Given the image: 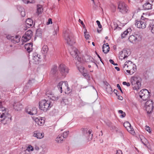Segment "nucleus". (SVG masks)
Here are the masks:
<instances>
[{"label": "nucleus", "instance_id": "obj_50", "mask_svg": "<svg viewBox=\"0 0 154 154\" xmlns=\"http://www.w3.org/2000/svg\"><path fill=\"white\" fill-rule=\"evenodd\" d=\"M17 8L20 12L21 11L23 10L24 8L20 6H19L17 7Z\"/></svg>", "mask_w": 154, "mask_h": 154}, {"label": "nucleus", "instance_id": "obj_16", "mask_svg": "<svg viewBox=\"0 0 154 154\" xmlns=\"http://www.w3.org/2000/svg\"><path fill=\"white\" fill-rule=\"evenodd\" d=\"M35 121L37 124L40 125H42L45 123V120L42 117L36 118L35 119Z\"/></svg>", "mask_w": 154, "mask_h": 154}, {"label": "nucleus", "instance_id": "obj_19", "mask_svg": "<svg viewBox=\"0 0 154 154\" xmlns=\"http://www.w3.org/2000/svg\"><path fill=\"white\" fill-rule=\"evenodd\" d=\"M81 63L82 61L80 62L79 63L78 61L75 63V64L79 70L80 72L82 73L84 72L85 68L82 66H80L79 65V64H80Z\"/></svg>", "mask_w": 154, "mask_h": 154}, {"label": "nucleus", "instance_id": "obj_7", "mask_svg": "<svg viewBox=\"0 0 154 154\" xmlns=\"http://www.w3.org/2000/svg\"><path fill=\"white\" fill-rule=\"evenodd\" d=\"M59 68L61 74L64 76H65L69 72L68 68L64 64H60Z\"/></svg>", "mask_w": 154, "mask_h": 154}, {"label": "nucleus", "instance_id": "obj_49", "mask_svg": "<svg viewBox=\"0 0 154 154\" xmlns=\"http://www.w3.org/2000/svg\"><path fill=\"white\" fill-rule=\"evenodd\" d=\"M96 23L98 25V27L100 28H101L102 27V25H101L100 22L99 20H97L96 21Z\"/></svg>", "mask_w": 154, "mask_h": 154}, {"label": "nucleus", "instance_id": "obj_44", "mask_svg": "<svg viewBox=\"0 0 154 154\" xmlns=\"http://www.w3.org/2000/svg\"><path fill=\"white\" fill-rule=\"evenodd\" d=\"M13 37L14 36H11V35H7L6 36L7 38L8 39L11 41V42L12 41V39H13Z\"/></svg>", "mask_w": 154, "mask_h": 154}, {"label": "nucleus", "instance_id": "obj_28", "mask_svg": "<svg viewBox=\"0 0 154 154\" xmlns=\"http://www.w3.org/2000/svg\"><path fill=\"white\" fill-rule=\"evenodd\" d=\"M50 96H48L51 99L53 100H57L58 99V96L54 95V94H52V92H50Z\"/></svg>", "mask_w": 154, "mask_h": 154}, {"label": "nucleus", "instance_id": "obj_2", "mask_svg": "<svg viewBox=\"0 0 154 154\" xmlns=\"http://www.w3.org/2000/svg\"><path fill=\"white\" fill-rule=\"evenodd\" d=\"M140 77H132L131 82L132 87L134 90H137L141 86V83L140 81Z\"/></svg>", "mask_w": 154, "mask_h": 154}, {"label": "nucleus", "instance_id": "obj_22", "mask_svg": "<svg viewBox=\"0 0 154 154\" xmlns=\"http://www.w3.org/2000/svg\"><path fill=\"white\" fill-rule=\"evenodd\" d=\"M149 2H146L143 5V7L145 10H148L152 9V6Z\"/></svg>", "mask_w": 154, "mask_h": 154}, {"label": "nucleus", "instance_id": "obj_4", "mask_svg": "<svg viewBox=\"0 0 154 154\" xmlns=\"http://www.w3.org/2000/svg\"><path fill=\"white\" fill-rule=\"evenodd\" d=\"M147 18H144L143 16L141 17V20L140 21H136L135 25L138 28L142 29L145 28L146 26V22L148 21Z\"/></svg>", "mask_w": 154, "mask_h": 154}, {"label": "nucleus", "instance_id": "obj_30", "mask_svg": "<svg viewBox=\"0 0 154 154\" xmlns=\"http://www.w3.org/2000/svg\"><path fill=\"white\" fill-rule=\"evenodd\" d=\"M148 91L147 89H143L141 90L139 93V94L140 97L142 99L143 98V96H144L145 94V93L144 92H146V91Z\"/></svg>", "mask_w": 154, "mask_h": 154}, {"label": "nucleus", "instance_id": "obj_26", "mask_svg": "<svg viewBox=\"0 0 154 154\" xmlns=\"http://www.w3.org/2000/svg\"><path fill=\"white\" fill-rule=\"evenodd\" d=\"M150 22L149 28L151 32L152 33H154V21H151Z\"/></svg>", "mask_w": 154, "mask_h": 154}, {"label": "nucleus", "instance_id": "obj_17", "mask_svg": "<svg viewBox=\"0 0 154 154\" xmlns=\"http://www.w3.org/2000/svg\"><path fill=\"white\" fill-rule=\"evenodd\" d=\"M103 51L104 54H107L109 51V47L108 44L107 43L106 44H104L102 47Z\"/></svg>", "mask_w": 154, "mask_h": 154}, {"label": "nucleus", "instance_id": "obj_10", "mask_svg": "<svg viewBox=\"0 0 154 154\" xmlns=\"http://www.w3.org/2000/svg\"><path fill=\"white\" fill-rule=\"evenodd\" d=\"M82 60L86 62H89L91 61L92 62H93L94 64L98 68V66L97 64L95 62V61L94 60L93 58L88 55H85L82 58Z\"/></svg>", "mask_w": 154, "mask_h": 154}, {"label": "nucleus", "instance_id": "obj_40", "mask_svg": "<svg viewBox=\"0 0 154 154\" xmlns=\"http://www.w3.org/2000/svg\"><path fill=\"white\" fill-rule=\"evenodd\" d=\"M6 116L7 117V119L6 120H5L6 121H8V122H10L11 121V116L8 114H6Z\"/></svg>", "mask_w": 154, "mask_h": 154}, {"label": "nucleus", "instance_id": "obj_32", "mask_svg": "<svg viewBox=\"0 0 154 154\" xmlns=\"http://www.w3.org/2000/svg\"><path fill=\"white\" fill-rule=\"evenodd\" d=\"M63 83H64V82H60L57 85V88H58L59 91L60 93H62V86L63 84Z\"/></svg>", "mask_w": 154, "mask_h": 154}, {"label": "nucleus", "instance_id": "obj_55", "mask_svg": "<svg viewBox=\"0 0 154 154\" xmlns=\"http://www.w3.org/2000/svg\"><path fill=\"white\" fill-rule=\"evenodd\" d=\"M146 130L148 131L149 132H150L151 131L150 129V128L149 126H146Z\"/></svg>", "mask_w": 154, "mask_h": 154}, {"label": "nucleus", "instance_id": "obj_29", "mask_svg": "<svg viewBox=\"0 0 154 154\" xmlns=\"http://www.w3.org/2000/svg\"><path fill=\"white\" fill-rule=\"evenodd\" d=\"M26 23L27 26L28 27H29L28 26V25L30 26H32L33 24L32 20L30 18H28L26 20Z\"/></svg>", "mask_w": 154, "mask_h": 154}, {"label": "nucleus", "instance_id": "obj_43", "mask_svg": "<svg viewBox=\"0 0 154 154\" xmlns=\"http://www.w3.org/2000/svg\"><path fill=\"white\" fill-rule=\"evenodd\" d=\"M83 75L86 78H89L90 77L89 75L87 73L84 72L82 73Z\"/></svg>", "mask_w": 154, "mask_h": 154}, {"label": "nucleus", "instance_id": "obj_60", "mask_svg": "<svg viewBox=\"0 0 154 154\" xmlns=\"http://www.w3.org/2000/svg\"><path fill=\"white\" fill-rule=\"evenodd\" d=\"M96 54L97 55V57H98L100 59V61L102 62V63H103V62L102 61V59H101V57H100L99 55L98 54L97 52H96Z\"/></svg>", "mask_w": 154, "mask_h": 154}, {"label": "nucleus", "instance_id": "obj_42", "mask_svg": "<svg viewBox=\"0 0 154 154\" xmlns=\"http://www.w3.org/2000/svg\"><path fill=\"white\" fill-rule=\"evenodd\" d=\"M65 87L66 88L67 90L68 91H70V89L68 87V82H64V84Z\"/></svg>", "mask_w": 154, "mask_h": 154}, {"label": "nucleus", "instance_id": "obj_24", "mask_svg": "<svg viewBox=\"0 0 154 154\" xmlns=\"http://www.w3.org/2000/svg\"><path fill=\"white\" fill-rule=\"evenodd\" d=\"M61 103L62 104L64 105H68L70 103L69 101V99L66 97L62 98L61 101Z\"/></svg>", "mask_w": 154, "mask_h": 154}, {"label": "nucleus", "instance_id": "obj_61", "mask_svg": "<svg viewBox=\"0 0 154 154\" xmlns=\"http://www.w3.org/2000/svg\"><path fill=\"white\" fill-rule=\"evenodd\" d=\"M117 96H118V99L120 100H123V98L122 96L119 95H118Z\"/></svg>", "mask_w": 154, "mask_h": 154}, {"label": "nucleus", "instance_id": "obj_18", "mask_svg": "<svg viewBox=\"0 0 154 154\" xmlns=\"http://www.w3.org/2000/svg\"><path fill=\"white\" fill-rule=\"evenodd\" d=\"M128 39L131 43H134L137 40L138 41L139 40L138 39L137 37L134 35H131L129 36Z\"/></svg>", "mask_w": 154, "mask_h": 154}, {"label": "nucleus", "instance_id": "obj_45", "mask_svg": "<svg viewBox=\"0 0 154 154\" xmlns=\"http://www.w3.org/2000/svg\"><path fill=\"white\" fill-rule=\"evenodd\" d=\"M133 71H132V74H133L134 73V72L135 71L137 70L136 66L135 65L133 64Z\"/></svg>", "mask_w": 154, "mask_h": 154}, {"label": "nucleus", "instance_id": "obj_63", "mask_svg": "<svg viewBox=\"0 0 154 154\" xmlns=\"http://www.w3.org/2000/svg\"><path fill=\"white\" fill-rule=\"evenodd\" d=\"M109 62L110 63L112 64H113L115 63L114 61L112 59H110L109 60Z\"/></svg>", "mask_w": 154, "mask_h": 154}, {"label": "nucleus", "instance_id": "obj_3", "mask_svg": "<svg viewBox=\"0 0 154 154\" xmlns=\"http://www.w3.org/2000/svg\"><path fill=\"white\" fill-rule=\"evenodd\" d=\"M64 36L67 44L69 46H72L75 43L73 38V35L70 32H66L64 34Z\"/></svg>", "mask_w": 154, "mask_h": 154}, {"label": "nucleus", "instance_id": "obj_46", "mask_svg": "<svg viewBox=\"0 0 154 154\" xmlns=\"http://www.w3.org/2000/svg\"><path fill=\"white\" fill-rule=\"evenodd\" d=\"M20 13L22 17H24L25 16V12L24 9L23 10L21 11L20 12Z\"/></svg>", "mask_w": 154, "mask_h": 154}, {"label": "nucleus", "instance_id": "obj_41", "mask_svg": "<svg viewBox=\"0 0 154 154\" xmlns=\"http://www.w3.org/2000/svg\"><path fill=\"white\" fill-rule=\"evenodd\" d=\"M69 133V131H68L64 132L63 134V136H62L63 138H66L67 137Z\"/></svg>", "mask_w": 154, "mask_h": 154}, {"label": "nucleus", "instance_id": "obj_36", "mask_svg": "<svg viewBox=\"0 0 154 154\" xmlns=\"http://www.w3.org/2000/svg\"><path fill=\"white\" fill-rule=\"evenodd\" d=\"M106 91L107 93L109 94H111L112 93V89L110 86H109L106 88Z\"/></svg>", "mask_w": 154, "mask_h": 154}, {"label": "nucleus", "instance_id": "obj_56", "mask_svg": "<svg viewBox=\"0 0 154 154\" xmlns=\"http://www.w3.org/2000/svg\"><path fill=\"white\" fill-rule=\"evenodd\" d=\"M85 37L86 39H88L89 38V37H90V35L88 34H85Z\"/></svg>", "mask_w": 154, "mask_h": 154}, {"label": "nucleus", "instance_id": "obj_11", "mask_svg": "<svg viewBox=\"0 0 154 154\" xmlns=\"http://www.w3.org/2000/svg\"><path fill=\"white\" fill-rule=\"evenodd\" d=\"M40 55L37 53H34L32 55L33 62L35 64H38L41 61Z\"/></svg>", "mask_w": 154, "mask_h": 154}, {"label": "nucleus", "instance_id": "obj_21", "mask_svg": "<svg viewBox=\"0 0 154 154\" xmlns=\"http://www.w3.org/2000/svg\"><path fill=\"white\" fill-rule=\"evenodd\" d=\"M58 71L57 66L56 65H54L52 66L51 69V74L54 75L56 74Z\"/></svg>", "mask_w": 154, "mask_h": 154}, {"label": "nucleus", "instance_id": "obj_35", "mask_svg": "<svg viewBox=\"0 0 154 154\" xmlns=\"http://www.w3.org/2000/svg\"><path fill=\"white\" fill-rule=\"evenodd\" d=\"M42 6L40 5H37V13L39 15L41 13L42 11Z\"/></svg>", "mask_w": 154, "mask_h": 154}, {"label": "nucleus", "instance_id": "obj_53", "mask_svg": "<svg viewBox=\"0 0 154 154\" xmlns=\"http://www.w3.org/2000/svg\"><path fill=\"white\" fill-rule=\"evenodd\" d=\"M117 87L121 91V92L122 93H123V92L122 91V89L119 84H117Z\"/></svg>", "mask_w": 154, "mask_h": 154}, {"label": "nucleus", "instance_id": "obj_39", "mask_svg": "<svg viewBox=\"0 0 154 154\" xmlns=\"http://www.w3.org/2000/svg\"><path fill=\"white\" fill-rule=\"evenodd\" d=\"M24 47L26 49L29 53L32 50V48H30V47H28L27 45H25Z\"/></svg>", "mask_w": 154, "mask_h": 154}, {"label": "nucleus", "instance_id": "obj_51", "mask_svg": "<svg viewBox=\"0 0 154 154\" xmlns=\"http://www.w3.org/2000/svg\"><path fill=\"white\" fill-rule=\"evenodd\" d=\"M116 9V6L114 5H112V11L114 12L115 11Z\"/></svg>", "mask_w": 154, "mask_h": 154}, {"label": "nucleus", "instance_id": "obj_6", "mask_svg": "<svg viewBox=\"0 0 154 154\" xmlns=\"http://www.w3.org/2000/svg\"><path fill=\"white\" fill-rule=\"evenodd\" d=\"M153 102L152 100H149L147 101L145 104L146 110L147 113L149 114L151 113L153 110Z\"/></svg>", "mask_w": 154, "mask_h": 154}, {"label": "nucleus", "instance_id": "obj_23", "mask_svg": "<svg viewBox=\"0 0 154 154\" xmlns=\"http://www.w3.org/2000/svg\"><path fill=\"white\" fill-rule=\"evenodd\" d=\"M48 50V48L47 45H44L43 46L42 49V51L45 57L47 55V52Z\"/></svg>", "mask_w": 154, "mask_h": 154}, {"label": "nucleus", "instance_id": "obj_25", "mask_svg": "<svg viewBox=\"0 0 154 154\" xmlns=\"http://www.w3.org/2000/svg\"><path fill=\"white\" fill-rule=\"evenodd\" d=\"M21 37L19 35H16L13 37L12 42L14 43H18L20 41Z\"/></svg>", "mask_w": 154, "mask_h": 154}, {"label": "nucleus", "instance_id": "obj_12", "mask_svg": "<svg viewBox=\"0 0 154 154\" xmlns=\"http://www.w3.org/2000/svg\"><path fill=\"white\" fill-rule=\"evenodd\" d=\"M32 35V32L31 30H29L26 32L22 38H23L25 41L26 42L31 39Z\"/></svg>", "mask_w": 154, "mask_h": 154}, {"label": "nucleus", "instance_id": "obj_37", "mask_svg": "<svg viewBox=\"0 0 154 154\" xmlns=\"http://www.w3.org/2000/svg\"><path fill=\"white\" fill-rule=\"evenodd\" d=\"M139 137L140 139V141L142 143L144 144H145L144 142L146 140L145 138L142 135H140Z\"/></svg>", "mask_w": 154, "mask_h": 154}, {"label": "nucleus", "instance_id": "obj_33", "mask_svg": "<svg viewBox=\"0 0 154 154\" xmlns=\"http://www.w3.org/2000/svg\"><path fill=\"white\" fill-rule=\"evenodd\" d=\"M42 35V29L39 28L37 29L35 36V38L37 37L41 36Z\"/></svg>", "mask_w": 154, "mask_h": 154}, {"label": "nucleus", "instance_id": "obj_14", "mask_svg": "<svg viewBox=\"0 0 154 154\" xmlns=\"http://www.w3.org/2000/svg\"><path fill=\"white\" fill-rule=\"evenodd\" d=\"M25 111L28 114L32 115L36 114L37 113V109L35 107L33 108L32 109L30 108L26 107L25 109Z\"/></svg>", "mask_w": 154, "mask_h": 154}, {"label": "nucleus", "instance_id": "obj_1", "mask_svg": "<svg viewBox=\"0 0 154 154\" xmlns=\"http://www.w3.org/2000/svg\"><path fill=\"white\" fill-rule=\"evenodd\" d=\"M52 106L51 102L45 100H42L39 103V109L45 112L49 110Z\"/></svg>", "mask_w": 154, "mask_h": 154}, {"label": "nucleus", "instance_id": "obj_62", "mask_svg": "<svg viewBox=\"0 0 154 154\" xmlns=\"http://www.w3.org/2000/svg\"><path fill=\"white\" fill-rule=\"evenodd\" d=\"M122 114H121V115H120V116L122 117V118H124V117H125V115H126V114L125 113V112H123Z\"/></svg>", "mask_w": 154, "mask_h": 154}, {"label": "nucleus", "instance_id": "obj_57", "mask_svg": "<svg viewBox=\"0 0 154 154\" xmlns=\"http://www.w3.org/2000/svg\"><path fill=\"white\" fill-rule=\"evenodd\" d=\"M130 54H129V53H127V54H124V56L123 57V59H125L126 58L128 57V56H129Z\"/></svg>", "mask_w": 154, "mask_h": 154}, {"label": "nucleus", "instance_id": "obj_13", "mask_svg": "<svg viewBox=\"0 0 154 154\" xmlns=\"http://www.w3.org/2000/svg\"><path fill=\"white\" fill-rule=\"evenodd\" d=\"M123 125L128 131L131 134L134 133L133 129L131 127V125L129 122L127 121L125 122L124 123Z\"/></svg>", "mask_w": 154, "mask_h": 154}, {"label": "nucleus", "instance_id": "obj_20", "mask_svg": "<svg viewBox=\"0 0 154 154\" xmlns=\"http://www.w3.org/2000/svg\"><path fill=\"white\" fill-rule=\"evenodd\" d=\"M33 136L38 139H41L44 137V134L43 133L36 132V131L34 133Z\"/></svg>", "mask_w": 154, "mask_h": 154}, {"label": "nucleus", "instance_id": "obj_52", "mask_svg": "<svg viewBox=\"0 0 154 154\" xmlns=\"http://www.w3.org/2000/svg\"><path fill=\"white\" fill-rule=\"evenodd\" d=\"M126 52V51H125V49H124L122 50V51L119 52V54L120 55H121V56L122 57H123V56L122 55L124 54L123 52Z\"/></svg>", "mask_w": 154, "mask_h": 154}, {"label": "nucleus", "instance_id": "obj_59", "mask_svg": "<svg viewBox=\"0 0 154 154\" xmlns=\"http://www.w3.org/2000/svg\"><path fill=\"white\" fill-rule=\"evenodd\" d=\"M22 1L25 3L28 4L29 3H30V1H29L27 0H22Z\"/></svg>", "mask_w": 154, "mask_h": 154}, {"label": "nucleus", "instance_id": "obj_34", "mask_svg": "<svg viewBox=\"0 0 154 154\" xmlns=\"http://www.w3.org/2000/svg\"><path fill=\"white\" fill-rule=\"evenodd\" d=\"M7 117L6 114L3 113L2 114L0 115V122L2 121L5 120H6Z\"/></svg>", "mask_w": 154, "mask_h": 154}, {"label": "nucleus", "instance_id": "obj_38", "mask_svg": "<svg viewBox=\"0 0 154 154\" xmlns=\"http://www.w3.org/2000/svg\"><path fill=\"white\" fill-rule=\"evenodd\" d=\"M128 33L127 31H125L123 33H122L121 35V38H123L125 37V36L127 35Z\"/></svg>", "mask_w": 154, "mask_h": 154}, {"label": "nucleus", "instance_id": "obj_8", "mask_svg": "<svg viewBox=\"0 0 154 154\" xmlns=\"http://www.w3.org/2000/svg\"><path fill=\"white\" fill-rule=\"evenodd\" d=\"M82 130L83 135L88 140H89L90 139L91 140L93 137V134H91V131L88 130L86 128H82Z\"/></svg>", "mask_w": 154, "mask_h": 154}, {"label": "nucleus", "instance_id": "obj_54", "mask_svg": "<svg viewBox=\"0 0 154 154\" xmlns=\"http://www.w3.org/2000/svg\"><path fill=\"white\" fill-rule=\"evenodd\" d=\"M52 19L51 18H49L48 20V21L47 22V24L48 25L50 24H52Z\"/></svg>", "mask_w": 154, "mask_h": 154}, {"label": "nucleus", "instance_id": "obj_31", "mask_svg": "<svg viewBox=\"0 0 154 154\" xmlns=\"http://www.w3.org/2000/svg\"><path fill=\"white\" fill-rule=\"evenodd\" d=\"M146 92H145V94L143 96L142 99L143 100H146L150 96L149 93V91H145Z\"/></svg>", "mask_w": 154, "mask_h": 154}, {"label": "nucleus", "instance_id": "obj_27", "mask_svg": "<svg viewBox=\"0 0 154 154\" xmlns=\"http://www.w3.org/2000/svg\"><path fill=\"white\" fill-rule=\"evenodd\" d=\"M63 138L62 134L59 135L56 138V141L58 143H61L63 141Z\"/></svg>", "mask_w": 154, "mask_h": 154}, {"label": "nucleus", "instance_id": "obj_48", "mask_svg": "<svg viewBox=\"0 0 154 154\" xmlns=\"http://www.w3.org/2000/svg\"><path fill=\"white\" fill-rule=\"evenodd\" d=\"M28 150V151L30 150L32 151L33 150V149L31 146H29L27 148V149L26 150V151Z\"/></svg>", "mask_w": 154, "mask_h": 154}, {"label": "nucleus", "instance_id": "obj_64", "mask_svg": "<svg viewBox=\"0 0 154 154\" xmlns=\"http://www.w3.org/2000/svg\"><path fill=\"white\" fill-rule=\"evenodd\" d=\"M26 150H25L24 151H23L20 153V154H29L28 153H26Z\"/></svg>", "mask_w": 154, "mask_h": 154}, {"label": "nucleus", "instance_id": "obj_58", "mask_svg": "<svg viewBox=\"0 0 154 154\" xmlns=\"http://www.w3.org/2000/svg\"><path fill=\"white\" fill-rule=\"evenodd\" d=\"M116 154H122V151L119 150L117 151Z\"/></svg>", "mask_w": 154, "mask_h": 154}, {"label": "nucleus", "instance_id": "obj_15", "mask_svg": "<svg viewBox=\"0 0 154 154\" xmlns=\"http://www.w3.org/2000/svg\"><path fill=\"white\" fill-rule=\"evenodd\" d=\"M14 108L17 111L21 110L22 108V104L19 102H15L13 104Z\"/></svg>", "mask_w": 154, "mask_h": 154}, {"label": "nucleus", "instance_id": "obj_5", "mask_svg": "<svg viewBox=\"0 0 154 154\" xmlns=\"http://www.w3.org/2000/svg\"><path fill=\"white\" fill-rule=\"evenodd\" d=\"M78 51L75 48H73L72 51L70 52L71 55L73 57H75V60H77L79 63L82 61V58L79 57L78 54Z\"/></svg>", "mask_w": 154, "mask_h": 154}, {"label": "nucleus", "instance_id": "obj_9", "mask_svg": "<svg viewBox=\"0 0 154 154\" xmlns=\"http://www.w3.org/2000/svg\"><path fill=\"white\" fill-rule=\"evenodd\" d=\"M118 9L119 11L123 14L127 12V9L125 3L122 2H120L118 4Z\"/></svg>", "mask_w": 154, "mask_h": 154}, {"label": "nucleus", "instance_id": "obj_47", "mask_svg": "<svg viewBox=\"0 0 154 154\" xmlns=\"http://www.w3.org/2000/svg\"><path fill=\"white\" fill-rule=\"evenodd\" d=\"M25 45H27L28 47H30V48H32V47L33 44L32 42L28 43L26 44Z\"/></svg>", "mask_w": 154, "mask_h": 154}]
</instances>
